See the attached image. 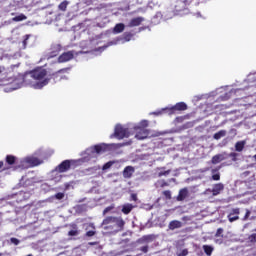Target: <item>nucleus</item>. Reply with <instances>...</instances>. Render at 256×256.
Wrapping results in <instances>:
<instances>
[{
  "label": "nucleus",
  "mask_w": 256,
  "mask_h": 256,
  "mask_svg": "<svg viewBox=\"0 0 256 256\" xmlns=\"http://www.w3.org/2000/svg\"><path fill=\"white\" fill-rule=\"evenodd\" d=\"M102 227L106 233L110 235H115L125 229V220L122 217L117 216H107L102 221Z\"/></svg>",
  "instance_id": "1"
},
{
  "label": "nucleus",
  "mask_w": 256,
  "mask_h": 256,
  "mask_svg": "<svg viewBox=\"0 0 256 256\" xmlns=\"http://www.w3.org/2000/svg\"><path fill=\"white\" fill-rule=\"evenodd\" d=\"M131 136V132H129V128L123 127V125L118 124L115 126L114 133L111 137H115L116 139H125Z\"/></svg>",
  "instance_id": "2"
},
{
  "label": "nucleus",
  "mask_w": 256,
  "mask_h": 256,
  "mask_svg": "<svg viewBox=\"0 0 256 256\" xmlns=\"http://www.w3.org/2000/svg\"><path fill=\"white\" fill-rule=\"evenodd\" d=\"M147 121H143L142 122V126L136 127L135 130L136 132V139L139 140H143V139H147V137H149V130L145 129V127H147Z\"/></svg>",
  "instance_id": "3"
},
{
  "label": "nucleus",
  "mask_w": 256,
  "mask_h": 256,
  "mask_svg": "<svg viewBox=\"0 0 256 256\" xmlns=\"http://www.w3.org/2000/svg\"><path fill=\"white\" fill-rule=\"evenodd\" d=\"M30 77L36 81H41L47 77V70L44 68H36L29 72Z\"/></svg>",
  "instance_id": "4"
},
{
  "label": "nucleus",
  "mask_w": 256,
  "mask_h": 256,
  "mask_svg": "<svg viewBox=\"0 0 256 256\" xmlns=\"http://www.w3.org/2000/svg\"><path fill=\"white\" fill-rule=\"evenodd\" d=\"M187 109V104L185 102H179L177 103L174 107L169 108V109H164L168 115H173L175 114V111H186Z\"/></svg>",
  "instance_id": "5"
},
{
  "label": "nucleus",
  "mask_w": 256,
  "mask_h": 256,
  "mask_svg": "<svg viewBox=\"0 0 256 256\" xmlns=\"http://www.w3.org/2000/svg\"><path fill=\"white\" fill-rule=\"evenodd\" d=\"M241 214V209L234 208L227 215V219L230 223H234V221H239V215Z\"/></svg>",
  "instance_id": "6"
},
{
  "label": "nucleus",
  "mask_w": 256,
  "mask_h": 256,
  "mask_svg": "<svg viewBox=\"0 0 256 256\" xmlns=\"http://www.w3.org/2000/svg\"><path fill=\"white\" fill-rule=\"evenodd\" d=\"M73 161H71V160H64V161H62L59 165H58V167H57V171L59 172V173H67V171H69V169H71V163H72Z\"/></svg>",
  "instance_id": "7"
},
{
  "label": "nucleus",
  "mask_w": 256,
  "mask_h": 256,
  "mask_svg": "<svg viewBox=\"0 0 256 256\" xmlns=\"http://www.w3.org/2000/svg\"><path fill=\"white\" fill-rule=\"evenodd\" d=\"M73 57H75L73 51L64 52L58 57V63H67V61H71Z\"/></svg>",
  "instance_id": "8"
},
{
  "label": "nucleus",
  "mask_w": 256,
  "mask_h": 256,
  "mask_svg": "<svg viewBox=\"0 0 256 256\" xmlns=\"http://www.w3.org/2000/svg\"><path fill=\"white\" fill-rule=\"evenodd\" d=\"M93 149V153H97L98 155H101V153H107V151H109V145L102 143V144H98V145H94L92 147Z\"/></svg>",
  "instance_id": "9"
},
{
  "label": "nucleus",
  "mask_w": 256,
  "mask_h": 256,
  "mask_svg": "<svg viewBox=\"0 0 256 256\" xmlns=\"http://www.w3.org/2000/svg\"><path fill=\"white\" fill-rule=\"evenodd\" d=\"M225 189V185L223 183H216L213 185L212 189H208L210 193H212L213 197H217V195H221V191Z\"/></svg>",
  "instance_id": "10"
},
{
  "label": "nucleus",
  "mask_w": 256,
  "mask_h": 256,
  "mask_svg": "<svg viewBox=\"0 0 256 256\" xmlns=\"http://www.w3.org/2000/svg\"><path fill=\"white\" fill-rule=\"evenodd\" d=\"M24 163H27L28 167H37L38 165H41L43 161L37 157H27L24 159Z\"/></svg>",
  "instance_id": "11"
},
{
  "label": "nucleus",
  "mask_w": 256,
  "mask_h": 256,
  "mask_svg": "<svg viewBox=\"0 0 256 256\" xmlns=\"http://www.w3.org/2000/svg\"><path fill=\"white\" fill-rule=\"evenodd\" d=\"M135 173V168L133 166H126L123 170L124 179H131Z\"/></svg>",
  "instance_id": "12"
},
{
  "label": "nucleus",
  "mask_w": 256,
  "mask_h": 256,
  "mask_svg": "<svg viewBox=\"0 0 256 256\" xmlns=\"http://www.w3.org/2000/svg\"><path fill=\"white\" fill-rule=\"evenodd\" d=\"M189 197V190L187 188H182L179 190L178 196L176 197L177 201H185Z\"/></svg>",
  "instance_id": "13"
},
{
  "label": "nucleus",
  "mask_w": 256,
  "mask_h": 256,
  "mask_svg": "<svg viewBox=\"0 0 256 256\" xmlns=\"http://www.w3.org/2000/svg\"><path fill=\"white\" fill-rule=\"evenodd\" d=\"M227 154H217L214 155L211 159L212 165H217V163H221V161H225L227 159Z\"/></svg>",
  "instance_id": "14"
},
{
  "label": "nucleus",
  "mask_w": 256,
  "mask_h": 256,
  "mask_svg": "<svg viewBox=\"0 0 256 256\" xmlns=\"http://www.w3.org/2000/svg\"><path fill=\"white\" fill-rule=\"evenodd\" d=\"M181 227H183V222L179 220H172L168 225V229H170V231H175V229H181Z\"/></svg>",
  "instance_id": "15"
},
{
  "label": "nucleus",
  "mask_w": 256,
  "mask_h": 256,
  "mask_svg": "<svg viewBox=\"0 0 256 256\" xmlns=\"http://www.w3.org/2000/svg\"><path fill=\"white\" fill-rule=\"evenodd\" d=\"M145 21V18L143 17H136L130 20L129 26L130 27H139L142 22Z\"/></svg>",
  "instance_id": "16"
},
{
  "label": "nucleus",
  "mask_w": 256,
  "mask_h": 256,
  "mask_svg": "<svg viewBox=\"0 0 256 256\" xmlns=\"http://www.w3.org/2000/svg\"><path fill=\"white\" fill-rule=\"evenodd\" d=\"M131 211H133V204L128 203L122 206V213H124V215H129Z\"/></svg>",
  "instance_id": "17"
},
{
  "label": "nucleus",
  "mask_w": 256,
  "mask_h": 256,
  "mask_svg": "<svg viewBox=\"0 0 256 256\" xmlns=\"http://www.w3.org/2000/svg\"><path fill=\"white\" fill-rule=\"evenodd\" d=\"M225 135H227V130H220L213 135V139L219 141V139L225 137Z\"/></svg>",
  "instance_id": "18"
},
{
  "label": "nucleus",
  "mask_w": 256,
  "mask_h": 256,
  "mask_svg": "<svg viewBox=\"0 0 256 256\" xmlns=\"http://www.w3.org/2000/svg\"><path fill=\"white\" fill-rule=\"evenodd\" d=\"M113 31L115 33H123V31H125V24L123 23L116 24Z\"/></svg>",
  "instance_id": "19"
},
{
  "label": "nucleus",
  "mask_w": 256,
  "mask_h": 256,
  "mask_svg": "<svg viewBox=\"0 0 256 256\" xmlns=\"http://www.w3.org/2000/svg\"><path fill=\"white\" fill-rule=\"evenodd\" d=\"M150 241H153L152 235H144L138 239V243H149Z\"/></svg>",
  "instance_id": "20"
},
{
  "label": "nucleus",
  "mask_w": 256,
  "mask_h": 256,
  "mask_svg": "<svg viewBox=\"0 0 256 256\" xmlns=\"http://www.w3.org/2000/svg\"><path fill=\"white\" fill-rule=\"evenodd\" d=\"M177 4L179 7H182V9H187V6L191 4V0H178Z\"/></svg>",
  "instance_id": "21"
},
{
  "label": "nucleus",
  "mask_w": 256,
  "mask_h": 256,
  "mask_svg": "<svg viewBox=\"0 0 256 256\" xmlns=\"http://www.w3.org/2000/svg\"><path fill=\"white\" fill-rule=\"evenodd\" d=\"M243 149H245V141L236 142L235 150L238 151L239 153H241V151H243Z\"/></svg>",
  "instance_id": "22"
},
{
  "label": "nucleus",
  "mask_w": 256,
  "mask_h": 256,
  "mask_svg": "<svg viewBox=\"0 0 256 256\" xmlns=\"http://www.w3.org/2000/svg\"><path fill=\"white\" fill-rule=\"evenodd\" d=\"M16 161H17V157H15L13 155H7L6 156V163L8 165H15Z\"/></svg>",
  "instance_id": "23"
},
{
  "label": "nucleus",
  "mask_w": 256,
  "mask_h": 256,
  "mask_svg": "<svg viewBox=\"0 0 256 256\" xmlns=\"http://www.w3.org/2000/svg\"><path fill=\"white\" fill-rule=\"evenodd\" d=\"M202 249L204 253L208 256H211L213 254V246L203 245Z\"/></svg>",
  "instance_id": "24"
},
{
  "label": "nucleus",
  "mask_w": 256,
  "mask_h": 256,
  "mask_svg": "<svg viewBox=\"0 0 256 256\" xmlns=\"http://www.w3.org/2000/svg\"><path fill=\"white\" fill-rule=\"evenodd\" d=\"M45 85H49V78H45L43 81L36 83V89H43Z\"/></svg>",
  "instance_id": "25"
},
{
  "label": "nucleus",
  "mask_w": 256,
  "mask_h": 256,
  "mask_svg": "<svg viewBox=\"0 0 256 256\" xmlns=\"http://www.w3.org/2000/svg\"><path fill=\"white\" fill-rule=\"evenodd\" d=\"M27 17L25 16V14H19L16 17L12 18V21H14L15 23H19L21 21H26Z\"/></svg>",
  "instance_id": "26"
},
{
  "label": "nucleus",
  "mask_w": 256,
  "mask_h": 256,
  "mask_svg": "<svg viewBox=\"0 0 256 256\" xmlns=\"http://www.w3.org/2000/svg\"><path fill=\"white\" fill-rule=\"evenodd\" d=\"M68 5H69V1H67V0H64L63 2H61V3L58 5L59 11H67Z\"/></svg>",
  "instance_id": "27"
},
{
  "label": "nucleus",
  "mask_w": 256,
  "mask_h": 256,
  "mask_svg": "<svg viewBox=\"0 0 256 256\" xmlns=\"http://www.w3.org/2000/svg\"><path fill=\"white\" fill-rule=\"evenodd\" d=\"M65 71H69V68H63L58 70L56 73L52 74V79H57V77H59V73H65Z\"/></svg>",
  "instance_id": "28"
},
{
  "label": "nucleus",
  "mask_w": 256,
  "mask_h": 256,
  "mask_svg": "<svg viewBox=\"0 0 256 256\" xmlns=\"http://www.w3.org/2000/svg\"><path fill=\"white\" fill-rule=\"evenodd\" d=\"M171 174V169H169V170H164V171H160L159 173H158V177H167L168 175H170Z\"/></svg>",
  "instance_id": "29"
},
{
  "label": "nucleus",
  "mask_w": 256,
  "mask_h": 256,
  "mask_svg": "<svg viewBox=\"0 0 256 256\" xmlns=\"http://www.w3.org/2000/svg\"><path fill=\"white\" fill-rule=\"evenodd\" d=\"M123 37H124V40L130 41L131 39H133V34H131V32H126L124 33Z\"/></svg>",
  "instance_id": "30"
},
{
  "label": "nucleus",
  "mask_w": 256,
  "mask_h": 256,
  "mask_svg": "<svg viewBox=\"0 0 256 256\" xmlns=\"http://www.w3.org/2000/svg\"><path fill=\"white\" fill-rule=\"evenodd\" d=\"M158 185L163 189L164 187H169V183L165 180H159Z\"/></svg>",
  "instance_id": "31"
},
{
  "label": "nucleus",
  "mask_w": 256,
  "mask_h": 256,
  "mask_svg": "<svg viewBox=\"0 0 256 256\" xmlns=\"http://www.w3.org/2000/svg\"><path fill=\"white\" fill-rule=\"evenodd\" d=\"M65 198V193L63 192H58L55 194V199H58V201H61V199Z\"/></svg>",
  "instance_id": "32"
},
{
  "label": "nucleus",
  "mask_w": 256,
  "mask_h": 256,
  "mask_svg": "<svg viewBox=\"0 0 256 256\" xmlns=\"http://www.w3.org/2000/svg\"><path fill=\"white\" fill-rule=\"evenodd\" d=\"M112 166H113V162H107L103 165L102 169L103 171H107V169H111Z\"/></svg>",
  "instance_id": "33"
},
{
  "label": "nucleus",
  "mask_w": 256,
  "mask_h": 256,
  "mask_svg": "<svg viewBox=\"0 0 256 256\" xmlns=\"http://www.w3.org/2000/svg\"><path fill=\"white\" fill-rule=\"evenodd\" d=\"M162 195L165 197V199L171 200V192L169 190L163 191Z\"/></svg>",
  "instance_id": "34"
},
{
  "label": "nucleus",
  "mask_w": 256,
  "mask_h": 256,
  "mask_svg": "<svg viewBox=\"0 0 256 256\" xmlns=\"http://www.w3.org/2000/svg\"><path fill=\"white\" fill-rule=\"evenodd\" d=\"M113 209H115L114 205L108 206L103 210V215H106L107 213H109V211H113Z\"/></svg>",
  "instance_id": "35"
},
{
  "label": "nucleus",
  "mask_w": 256,
  "mask_h": 256,
  "mask_svg": "<svg viewBox=\"0 0 256 256\" xmlns=\"http://www.w3.org/2000/svg\"><path fill=\"white\" fill-rule=\"evenodd\" d=\"M212 180L213 181H220L221 180V174L217 172L216 174L212 175Z\"/></svg>",
  "instance_id": "36"
},
{
  "label": "nucleus",
  "mask_w": 256,
  "mask_h": 256,
  "mask_svg": "<svg viewBox=\"0 0 256 256\" xmlns=\"http://www.w3.org/2000/svg\"><path fill=\"white\" fill-rule=\"evenodd\" d=\"M29 37H31V35H25V38L22 42L24 49H27V41H29Z\"/></svg>",
  "instance_id": "37"
},
{
  "label": "nucleus",
  "mask_w": 256,
  "mask_h": 256,
  "mask_svg": "<svg viewBox=\"0 0 256 256\" xmlns=\"http://www.w3.org/2000/svg\"><path fill=\"white\" fill-rule=\"evenodd\" d=\"M94 235H97V232L95 230L87 231L85 234L86 237H94Z\"/></svg>",
  "instance_id": "38"
},
{
  "label": "nucleus",
  "mask_w": 256,
  "mask_h": 256,
  "mask_svg": "<svg viewBox=\"0 0 256 256\" xmlns=\"http://www.w3.org/2000/svg\"><path fill=\"white\" fill-rule=\"evenodd\" d=\"M68 235H69V237H75V236L79 235V231H77V230H70L68 232Z\"/></svg>",
  "instance_id": "39"
},
{
  "label": "nucleus",
  "mask_w": 256,
  "mask_h": 256,
  "mask_svg": "<svg viewBox=\"0 0 256 256\" xmlns=\"http://www.w3.org/2000/svg\"><path fill=\"white\" fill-rule=\"evenodd\" d=\"M215 237H223V228H218Z\"/></svg>",
  "instance_id": "40"
},
{
  "label": "nucleus",
  "mask_w": 256,
  "mask_h": 256,
  "mask_svg": "<svg viewBox=\"0 0 256 256\" xmlns=\"http://www.w3.org/2000/svg\"><path fill=\"white\" fill-rule=\"evenodd\" d=\"M178 256H187L189 255V250L184 249L180 253L177 254Z\"/></svg>",
  "instance_id": "41"
},
{
  "label": "nucleus",
  "mask_w": 256,
  "mask_h": 256,
  "mask_svg": "<svg viewBox=\"0 0 256 256\" xmlns=\"http://www.w3.org/2000/svg\"><path fill=\"white\" fill-rule=\"evenodd\" d=\"M250 216H251V211L250 210H246V214L244 215L242 220L247 221V219H249Z\"/></svg>",
  "instance_id": "42"
},
{
  "label": "nucleus",
  "mask_w": 256,
  "mask_h": 256,
  "mask_svg": "<svg viewBox=\"0 0 256 256\" xmlns=\"http://www.w3.org/2000/svg\"><path fill=\"white\" fill-rule=\"evenodd\" d=\"M10 242L13 243V245H19V243H21V241H19L17 238H11Z\"/></svg>",
  "instance_id": "43"
},
{
  "label": "nucleus",
  "mask_w": 256,
  "mask_h": 256,
  "mask_svg": "<svg viewBox=\"0 0 256 256\" xmlns=\"http://www.w3.org/2000/svg\"><path fill=\"white\" fill-rule=\"evenodd\" d=\"M140 251H142V253H149V246H142Z\"/></svg>",
  "instance_id": "44"
},
{
  "label": "nucleus",
  "mask_w": 256,
  "mask_h": 256,
  "mask_svg": "<svg viewBox=\"0 0 256 256\" xmlns=\"http://www.w3.org/2000/svg\"><path fill=\"white\" fill-rule=\"evenodd\" d=\"M229 157H232L233 161H237V153L232 152V153L229 154Z\"/></svg>",
  "instance_id": "45"
},
{
  "label": "nucleus",
  "mask_w": 256,
  "mask_h": 256,
  "mask_svg": "<svg viewBox=\"0 0 256 256\" xmlns=\"http://www.w3.org/2000/svg\"><path fill=\"white\" fill-rule=\"evenodd\" d=\"M131 200L137 201V194H131Z\"/></svg>",
  "instance_id": "46"
},
{
  "label": "nucleus",
  "mask_w": 256,
  "mask_h": 256,
  "mask_svg": "<svg viewBox=\"0 0 256 256\" xmlns=\"http://www.w3.org/2000/svg\"><path fill=\"white\" fill-rule=\"evenodd\" d=\"M3 165H4L3 161H0V173L1 171H5V168H3Z\"/></svg>",
  "instance_id": "47"
},
{
  "label": "nucleus",
  "mask_w": 256,
  "mask_h": 256,
  "mask_svg": "<svg viewBox=\"0 0 256 256\" xmlns=\"http://www.w3.org/2000/svg\"><path fill=\"white\" fill-rule=\"evenodd\" d=\"M217 171H219V169H212V173H217Z\"/></svg>",
  "instance_id": "48"
},
{
  "label": "nucleus",
  "mask_w": 256,
  "mask_h": 256,
  "mask_svg": "<svg viewBox=\"0 0 256 256\" xmlns=\"http://www.w3.org/2000/svg\"><path fill=\"white\" fill-rule=\"evenodd\" d=\"M3 73V68L0 66V74Z\"/></svg>",
  "instance_id": "49"
},
{
  "label": "nucleus",
  "mask_w": 256,
  "mask_h": 256,
  "mask_svg": "<svg viewBox=\"0 0 256 256\" xmlns=\"http://www.w3.org/2000/svg\"><path fill=\"white\" fill-rule=\"evenodd\" d=\"M89 245H95V242H90Z\"/></svg>",
  "instance_id": "50"
},
{
  "label": "nucleus",
  "mask_w": 256,
  "mask_h": 256,
  "mask_svg": "<svg viewBox=\"0 0 256 256\" xmlns=\"http://www.w3.org/2000/svg\"><path fill=\"white\" fill-rule=\"evenodd\" d=\"M253 158L255 159V161H256V154L253 156Z\"/></svg>",
  "instance_id": "51"
},
{
  "label": "nucleus",
  "mask_w": 256,
  "mask_h": 256,
  "mask_svg": "<svg viewBox=\"0 0 256 256\" xmlns=\"http://www.w3.org/2000/svg\"><path fill=\"white\" fill-rule=\"evenodd\" d=\"M56 54H52V57H55Z\"/></svg>",
  "instance_id": "52"
},
{
  "label": "nucleus",
  "mask_w": 256,
  "mask_h": 256,
  "mask_svg": "<svg viewBox=\"0 0 256 256\" xmlns=\"http://www.w3.org/2000/svg\"><path fill=\"white\" fill-rule=\"evenodd\" d=\"M161 170L165 169V167L160 168Z\"/></svg>",
  "instance_id": "53"
},
{
  "label": "nucleus",
  "mask_w": 256,
  "mask_h": 256,
  "mask_svg": "<svg viewBox=\"0 0 256 256\" xmlns=\"http://www.w3.org/2000/svg\"><path fill=\"white\" fill-rule=\"evenodd\" d=\"M11 15H15V13H11Z\"/></svg>",
  "instance_id": "54"
}]
</instances>
